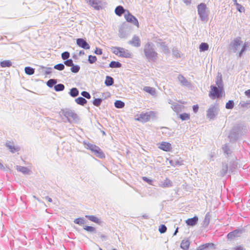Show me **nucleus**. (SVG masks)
Instances as JSON below:
<instances>
[{
	"mask_svg": "<svg viewBox=\"0 0 250 250\" xmlns=\"http://www.w3.org/2000/svg\"><path fill=\"white\" fill-rule=\"evenodd\" d=\"M114 106L117 108H122L125 107V104L121 100H116L114 102Z\"/></svg>",
	"mask_w": 250,
	"mask_h": 250,
	"instance_id": "72a5a7b5",
	"label": "nucleus"
},
{
	"mask_svg": "<svg viewBox=\"0 0 250 250\" xmlns=\"http://www.w3.org/2000/svg\"><path fill=\"white\" fill-rule=\"evenodd\" d=\"M167 228L164 225L161 224L159 227V231L161 233H164L167 231Z\"/></svg>",
	"mask_w": 250,
	"mask_h": 250,
	"instance_id": "5fc2aeb1",
	"label": "nucleus"
},
{
	"mask_svg": "<svg viewBox=\"0 0 250 250\" xmlns=\"http://www.w3.org/2000/svg\"><path fill=\"white\" fill-rule=\"evenodd\" d=\"M65 86L62 83L55 84L54 90L57 92L62 91L64 89Z\"/></svg>",
	"mask_w": 250,
	"mask_h": 250,
	"instance_id": "58836bf2",
	"label": "nucleus"
},
{
	"mask_svg": "<svg viewBox=\"0 0 250 250\" xmlns=\"http://www.w3.org/2000/svg\"><path fill=\"white\" fill-rule=\"evenodd\" d=\"M193 111L194 113H196L199 109V106L198 104L193 105L192 106Z\"/></svg>",
	"mask_w": 250,
	"mask_h": 250,
	"instance_id": "69168bd1",
	"label": "nucleus"
},
{
	"mask_svg": "<svg viewBox=\"0 0 250 250\" xmlns=\"http://www.w3.org/2000/svg\"><path fill=\"white\" fill-rule=\"evenodd\" d=\"M76 44L78 46L84 49H89L90 48V45L85 39L77 38L76 39Z\"/></svg>",
	"mask_w": 250,
	"mask_h": 250,
	"instance_id": "ddd939ff",
	"label": "nucleus"
},
{
	"mask_svg": "<svg viewBox=\"0 0 250 250\" xmlns=\"http://www.w3.org/2000/svg\"><path fill=\"white\" fill-rule=\"evenodd\" d=\"M172 51V54L175 58H179L181 57L180 51L177 48H173Z\"/></svg>",
	"mask_w": 250,
	"mask_h": 250,
	"instance_id": "a18cd8bd",
	"label": "nucleus"
},
{
	"mask_svg": "<svg viewBox=\"0 0 250 250\" xmlns=\"http://www.w3.org/2000/svg\"><path fill=\"white\" fill-rule=\"evenodd\" d=\"M69 95L75 98L77 97L79 94V91L76 87H73L70 89L69 92Z\"/></svg>",
	"mask_w": 250,
	"mask_h": 250,
	"instance_id": "393cba45",
	"label": "nucleus"
},
{
	"mask_svg": "<svg viewBox=\"0 0 250 250\" xmlns=\"http://www.w3.org/2000/svg\"><path fill=\"white\" fill-rule=\"evenodd\" d=\"M60 115H62L64 117L65 121V122H68L69 124H72V122L75 123H78L80 122V118L78 114L73 110L70 108H62L61 109L59 112Z\"/></svg>",
	"mask_w": 250,
	"mask_h": 250,
	"instance_id": "f03ea898",
	"label": "nucleus"
},
{
	"mask_svg": "<svg viewBox=\"0 0 250 250\" xmlns=\"http://www.w3.org/2000/svg\"><path fill=\"white\" fill-rule=\"evenodd\" d=\"M127 10H125L121 5L117 6L115 9V14L118 16H121L124 13L126 12Z\"/></svg>",
	"mask_w": 250,
	"mask_h": 250,
	"instance_id": "412c9836",
	"label": "nucleus"
},
{
	"mask_svg": "<svg viewBox=\"0 0 250 250\" xmlns=\"http://www.w3.org/2000/svg\"><path fill=\"white\" fill-rule=\"evenodd\" d=\"M85 217L89 219L90 221L94 222L97 224L101 225L102 223V221H101V220L94 215H85Z\"/></svg>",
	"mask_w": 250,
	"mask_h": 250,
	"instance_id": "5701e85b",
	"label": "nucleus"
},
{
	"mask_svg": "<svg viewBox=\"0 0 250 250\" xmlns=\"http://www.w3.org/2000/svg\"><path fill=\"white\" fill-rule=\"evenodd\" d=\"M102 101H103V99L102 98H94V99L92 101V104L98 107L101 105Z\"/></svg>",
	"mask_w": 250,
	"mask_h": 250,
	"instance_id": "37998d69",
	"label": "nucleus"
},
{
	"mask_svg": "<svg viewBox=\"0 0 250 250\" xmlns=\"http://www.w3.org/2000/svg\"><path fill=\"white\" fill-rule=\"evenodd\" d=\"M250 45V43L248 42H244V43L243 44L241 50L242 51L245 52L246 51H247V48H248V47H249Z\"/></svg>",
	"mask_w": 250,
	"mask_h": 250,
	"instance_id": "052dcab7",
	"label": "nucleus"
},
{
	"mask_svg": "<svg viewBox=\"0 0 250 250\" xmlns=\"http://www.w3.org/2000/svg\"><path fill=\"white\" fill-rule=\"evenodd\" d=\"M126 23H124L119 30V36L122 39H126L129 35V33L126 31Z\"/></svg>",
	"mask_w": 250,
	"mask_h": 250,
	"instance_id": "2eb2a0df",
	"label": "nucleus"
},
{
	"mask_svg": "<svg viewBox=\"0 0 250 250\" xmlns=\"http://www.w3.org/2000/svg\"><path fill=\"white\" fill-rule=\"evenodd\" d=\"M12 65V62L9 60H4L0 62V66L2 67H9Z\"/></svg>",
	"mask_w": 250,
	"mask_h": 250,
	"instance_id": "2f4dec72",
	"label": "nucleus"
},
{
	"mask_svg": "<svg viewBox=\"0 0 250 250\" xmlns=\"http://www.w3.org/2000/svg\"><path fill=\"white\" fill-rule=\"evenodd\" d=\"M219 108L218 104H211L207 111V117L209 120H214L218 114Z\"/></svg>",
	"mask_w": 250,
	"mask_h": 250,
	"instance_id": "39448f33",
	"label": "nucleus"
},
{
	"mask_svg": "<svg viewBox=\"0 0 250 250\" xmlns=\"http://www.w3.org/2000/svg\"><path fill=\"white\" fill-rule=\"evenodd\" d=\"M114 79L109 76H106L104 81V84L107 86H110L114 84Z\"/></svg>",
	"mask_w": 250,
	"mask_h": 250,
	"instance_id": "b1692460",
	"label": "nucleus"
},
{
	"mask_svg": "<svg viewBox=\"0 0 250 250\" xmlns=\"http://www.w3.org/2000/svg\"><path fill=\"white\" fill-rule=\"evenodd\" d=\"M144 54L149 62H155L158 58L155 45L151 42H147L144 46Z\"/></svg>",
	"mask_w": 250,
	"mask_h": 250,
	"instance_id": "f257e3e1",
	"label": "nucleus"
},
{
	"mask_svg": "<svg viewBox=\"0 0 250 250\" xmlns=\"http://www.w3.org/2000/svg\"><path fill=\"white\" fill-rule=\"evenodd\" d=\"M234 103L233 101L229 100L226 104L225 107L228 109H231L234 107Z\"/></svg>",
	"mask_w": 250,
	"mask_h": 250,
	"instance_id": "c03bdc74",
	"label": "nucleus"
},
{
	"mask_svg": "<svg viewBox=\"0 0 250 250\" xmlns=\"http://www.w3.org/2000/svg\"><path fill=\"white\" fill-rule=\"evenodd\" d=\"M17 169L18 171L21 172L24 174H29V169L27 167H23V166H17Z\"/></svg>",
	"mask_w": 250,
	"mask_h": 250,
	"instance_id": "c756f323",
	"label": "nucleus"
},
{
	"mask_svg": "<svg viewBox=\"0 0 250 250\" xmlns=\"http://www.w3.org/2000/svg\"><path fill=\"white\" fill-rule=\"evenodd\" d=\"M97 60L96 56L89 55L88 56V62L90 64L95 63Z\"/></svg>",
	"mask_w": 250,
	"mask_h": 250,
	"instance_id": "49530a36",
	"label": "nucleus"
},
{
	"mask_svg": "<svg viewBox=\"0 0 250 250\" xmlns=\"http://www.w3.org/2000/svg\"><path fill=\"white\" fill-rule=\"evenodd\" d=\"M242 135L241 133V128L239 126H235L230 131L229 138L230 142L236 141L238 138Z\"/></svg>",
	"mask_w": 250,
	"mask_h": 250,
	"instance_id": "423d86ee",
	"label": "nucleus"
},
{
	"mask_svg": "<svg viewBox=\"0 0 250 250\" xmlns=\"http://www.w3.org/2000/svg\"><path fill=\"white\" fill-rule=\"evenodd\" d=\"M62 59L63 60H66L69 59L68 58L70 57V53L68 51H64L62 52L61 54Z\"/></svg>",
	"mask_w": 250,
	"mask_h": 250,
	"instance_id": "3c124183",
	"label": "nucleus"
},
{
	"mask_svg": "<svg viewBox=\"0 0 250 250\" xmlns=\"http://www.w3.org/2000/svg\"><path fill=\"white\" fill-rule=\"evenodd\" d=\"M127 13H125V18L126 21L129 23L133 24V25L139 27V23L137 19L128 10H126Z\"/></svg>",
	"mask_w": 250,
	"mask_h": 250,
	"instance_id": "6e6552de",
	"label": "nucleus"
},
{
	"mask_svg": "<svg viewBox=\"0 0 250 250\" xmlns=\"http://www.w3.org/2000/svg\"><path fill=\"white\" fill-rule=\"evenodd\" d=\"M63 64L67 66L71 67L74 64L73 61L71 59H69L65 60Z\"/></svg>",
	"mask_w": 250,
	"mask_h": 250,
	"instance_id": "864d4df0",
	"label": "nucleus"
},
{
	"mask_svg": "<svg viewBox=\"0 0 250 250\" xmlns=\"http://www.w3.org/2000/svg\"><path fill=\"white\" fill-rule=\"evenodd\" d=\"M138 117L136 120L142 123H146L151 119H153L155 117L156 113L154 111H149L146 112H142L140 114H137Z\"/></svg>",
	"mask_w": 250,
	"mask_h": 250,
	"instance_id": "20e7f679",
	"label": "nucleus"
},
{
	"mask_svg": "<svg viewBox=\"0 0 250 250\" xmlns=\"http://www.w3.org/2000/svg\"><path fill=\"white\" fill-rule=\"evenodd\" d=\"M210 217L211 215L209 214V213H207L204 218V227L209 224Z\"/></svg>",
	"mask_w": 250,
	"mask_h": 250,
	"instance_id": "8fccbe9b",
	"label": "nucleus"
},
{
	"mask_svg": "<svg viewBox=\"0 0 250 250\" xmlns=\"http://www.w3.org/2000/svg\"><path fill=\"white\" fill-rule=\"evenodd\" d=\"M74 223L80 226H82L86 223V220L83 217H79L74 220Z\"/></svg>",
	"mask_w": 250,
	"mask_h": 250,
	"instance_id": "473e14b6",
	"label": "nucleus"
},
{
	"mask_svg": "<svg viewBox=\"0 0 250 250\" xmlns=\"http://www.w3.org/2000/svg\"><path fill=\"white\" fill-rule=\"evenodd\" d=\"M216 84L217 85V87H219L220 88H223V82L221 77H220V78H218L217 79Z\"/></svg>",
	"mask_w": 250,
	"mask_h": 250,
	"instance_id": "4d7b16f0",
	"label": "nucleus"
},
{
	"mask_svg": "<svg viewBox=\"0 0 250 250\" xmlns=\"http://www.w3.org/2000/svg\"><path fill=\"white\" fill-rule=\"evenodd\" d=\"M159 43V45L161 47V48L162 49L163 52L166 54H168L170 53V50L168 48V46L166 44V42H158Z\"/></svg>",
	"mask_w": 250,
	"mask_h": 250,
	"instance_id": "4be33fe9",
	"label": "nucleus"
},
{
	"mask_svg": "<svg viewBox=\"0 0 250 250\" xmlns=\"http://www.w3.org/2000/svg\"><path fill=\"white\" fill-rule=\"evenodd\" d=\"M24 71L27 75H31L34 74L35 69L30 66H26L24 68Z\"/></svg>",
	"mask_w": 250,
	"mask_h": 250,
	"instance_id": "c9c22d12",
	"label": "nucleus"
},
{
	"mask_svg": "<svg viewBox=\"0 0 250 250\" xmlns=\"http://www.w3.org/2000/svg\"><path fill=\"white\" fill-rule=\"evenodd\" d=\"M144 91L154 96L156 94V90L154 88L150 86H145L143 88Z\"/></svg>",
	"mask_w": 250,
	"mask_h": 250,
	"instance_id": "bb28decb",
	"label": "nucleus"
},
{
	"mask_svg": "<svg viewBox=\"0 0 250 250\" xmlns=\"http://www.w3.org/2000/svg\"><path fill=\"white\" fill-rule=\"evenodd\" d=\"M250 104V101H247V102L242 101L240 103V105L242 107L248 108L250 106H249Z\"/></svg>",
	"mask_w": 250,
	"mask_h": 250,
	"instance_id": "13d9d810",
	"label": "nucleus"
},
{
	"mask_svg": "<svg viewBox=\"0 0 250 250\" xmlns=\"http://www.w3.org/2000/svg\"><path fill=\"white\" fill-rule=\"evenodd\" d=\"M169 163H170L171 166H173V167H175V166H178V165H182L183 164V161H179L178 160H176V161L170 160L169 161Z\"/></svg>",
	"mask_w": 250,
	"mask_h": 250,
	"instance_id": "09e8293b",
	"label": "nucleus"
},
{
	"mask_svg": "<svg viewBox=\"0 0 250 250\" xmlns=\"http://www.w3.org/2000/svg\"><path fill=\"white\" fill-rule=\"evenodd\" d=\"M57 82V79H51L46 82V85L50 88H52L53 87H54V86L55 85V84H56Z\"/></svg>",
	"mask_w": 250,
	"mask_h": 250,
	"instance_id": "e433bc0d",
	"label": "nucleus"
},
{
	"mask_svg": "<svg viewBox=\"0 0 250 250\" xmlns=\"http://www.w3.org/2000/svg\"><path fill=\"white\" fill-rule=\"evenodd\" d=\"M179 118L182 121H186L189 119L190 115L187 113H183L180 114Z\"/></svg>",
	"mask_w": 250,
	"mask_h": 250,
	"instance_id": "79ce46f5",
	"label": "nucleus"
},
{
	"mask_svg": "<svg viewBox=\"0 0 250 250\" xmlns=\"http://www.w3.org/2000/svg\"><path fill=\"white\" fill-rule=\"evenodd\" d=\"M87 3L95 9L99 10L103 8L102 0H86Z\"/></svg>",
	"mask_w": 250,
	"mask_h": 250,
	"instance_id": "f8f14e48",
	"label": "nucleus"
},
{
	"mask_svg": "<svg viewBox=\"0 0 250 250\" xmlns=\"http://www.w3.org/2000/svg\"><path fill=\"white\" fill-rule=\"evenodd\" d=\"M214 245L212 243L204 244V250H215Z\"/></svg>",
	"mask_w": 250,
	"mask_h": 250,
	"instance_id": "4c0bfd02",
	"label": "nucleus"
},
{
	"mask_svg": "<svg viewBox=\"0 0 250 250\" xmlns=\"http://www.w3.org/2000/svg\"><path fill=\"white\" fill-rule=\"evenodd\" d=\"M160 149L163 151L168 152L171 151L172 150L171 145L168 142H163L158 147Z\"/></svg>",
	"mask_w": 250,
	"mask_h": 250,
	"instance_id": "dca6fc26",
	"label": "nucleus"
},
{
	"mask_svg": "<svg viewBox=\"0 0 250 250\" xmlns=\"http://www.w3.org/2000/svg\"><path fill=\"white\" fill-rule=\"evenodd\" d=\"M142 179L144 180V181L146 182L149 185H152L153 181L152 179H150L146 177H143Z\"/></svg>",
	"mask_w": 250,
	"mask_h": 250,
	"instance_id": "bf43d9fd",
	"label": "nucleus"
},
{
	"mask_svg": "<svg viewBox=\"0 0 250 250\" xmlns=\"http://www.w3.org/2000/svg\"><path fill=\"white\" fill-rule=\"evenodd\" d=\"M227 237L228 239H232L235 237V236L233 235L232 232H230L227 235Z\"/></svg>",
	"mask_w": 250,
	"mask_h": 250,
	"instance_id": "338daca9",
	"label": "nucleus"
},
{
	"mask_svg": "<svg viewBox=\"0 0 250 250\" xmlns=\"http://www.w3.org/2000/svg\"><path fill=\"white\" fill-rule=\"evenodd\" d=\"M42 68L45 69L44 74L45 75H49L52 73V68L51 67H46L45 66H42Z\"/></svg>",
	"mask_w": 250,
	"mask_h": 250,
	"instance_id": "603ef678",
	"label": "nucleus"
},
{
	"mask_svg": "<svg viewBox=\"0 0 250 250\" xmlns=\"http://www.w3.org/2000/svg\"><path fill=\"white\" fill-rule=\"evenodd\" d=\"M184 3L187 5H190L191 3V0H183Z\"/></svg>",
	"mask_w": 250,
	"mask_h": 250,
	"instance_id": "774afa93",
	"label": "nucleus"
},
{
	"mask_svg": "<svg viewBox=\"0 0 250 250\" xmlns=\"http://www.w3.org/2000/svg\"><path fill=\"white\" fill-rule=\"evenodd\" d=\"M198 221V217L195 216L192 218L188 219L186 221V223L188 226L192 227L195 226L197 223Z\"/></svg>",
	"mask_w": 250,
	"mask_h": 250,
	"instance_id": "aec40b11",
	"label": "nucleus"
},
{
	"mask_svg": "<svg viewBox=\"0 0 250 250\" xmlns=\"http://www.w3.org/2000/svg\"><path fill=\"white\" fill-rule=\"evenodd\" d=\"M242 230L241 229H236L233 231H232L233 235L235 236V237H238L239 236V234L242 233Z\"/></svg>",
	"mask_w": 250,
	"mask_h": 250,
	"instance_id": "680f3d73",
	"label": "nucleus"
},
{
	"mask_svg": "<svg viewBox=\"0 0 250 250\" xmlns=\"http://www.w3.org/2000/svg\"><path fill=\"white\" fill-rule=\"evenodd\" d=\"M128 43L135 47H139L141 45V41L140 38L134 35L132 39L128 41Z\"/></svg>",
	"mask_w": 250,
	"mask_h": 250,
	"instance_id": "4468645a",
	"label": "nucleus"
},
{
	"mask_svg": "<svg viewBox=\"0 0 250 250\" xmlns=\"http://www.w3.org/2000/svg\"><path fill=\"white\" fill-rule=\"evenodd\" d=\"M84 144L85 148L90 150L96 157L102 159L105 158V155L99 146L90 143L84 142Z\"/></svg>",
	"mask_w": 250,
	"mask_h": 250,
	"instance_id": "7ed1b4c3",
	"label": "nucleus"
},
{
	"mask_svg": "<svg viewBox=\"0 0 250 250\" xmlns=\"http://www.w3.org/2000/svg\"><path fill=\"white\" fill-rule=\"evenodd\" d=\"M243 42L240 37H237L234 39L229 44V49L233 53H236L238 50V47Z\"/></svg>",
	"mask_w": 250,
	"mask_h": 250,
	"instance_id": "1a4fd4ad",
	"label": "nucleus"
},
{
	"mask_svg": "<svg viewBox=\"0 0 250 250\" xmlns=\"http://www.w3.org/2000/svg\"><path fill=\"white\" fill-rule=\"evenodd\" d=\"M80 70V66L78 64H73L71 66L70 70L72 73H77Z\"/></svg>",
	"mask_w": 250,
	"mask_h": 250,
	"instance_id": "a19ab883",
	"label": "nucleus"
},
{
	"mask_svg": "<svg viewBox=\"0 0 250 250\" xmlns=\"http://www.w3.org/2000/svg\"><path fill=\"white\" fill-rule=\"evenodd\" d=\"M211 91L209 93V96L212 99L219 98L222 97V93L224 91L223 88H220L216 86L212 85L211 86Z\"/></svg>",
	"mask_w": 250,
	"mask_h": 250,
	"instance_id": "0eeeda50",
	"label": "nucleus"
},
{
	"mask_svg": "<svg viewBox=\"0 0 250 250\" xmlns=\"http://www.w3.org/2000/svg\"><path fill=\"white\" fill-rule=\"evenodd\" d=\"M233 171V167L229 165V166L226 163H223L222 168L220 171L219 175L221 176H224L228 173Z\"/></svg>",
	"mask_w": 250,
	"mask_h": 250,
	"instance_id": "9b49d317",
	"label": "nucleus"
},
{
	"mask_svg": "<svg viewBox=\"0 0 250 250\" xmlns=\"http://www.w3.org/2000/svg\"><path fill=\"white\" fill-rule=\"evenodd\" d=\"M94 53L96 55H102L103 54V50L100 48L96 47Z\"/></svg>",
	"mask_w": 250,
	"mask_h": 250,
	"instance_id": "e2e57ef3",
	"label": "nucleus"
},
{
	"mask_svg": "<svg viewBox=\"0 0 250 250\" xmlns=\"http://www.w3.org/2000/svg\"><path fill=\"white\" fill-rule=\"evenodd\" d=\"M75 101L78 104L83 106L87 102L86 100L82 97H79L75 99Z\"/></svg>",
	"mask_w": 250,
	"mask_h": 250,
	"instance_id": "cd10ccee",
	"label": "nucleus"
},
{
	"mask_svg": "<svg viewBox=\"0 0 250 250\" xmlns=\"http://www.w3.org/2000/svg\"><path fill=\"white\" fill-rule=\"evenodd\" d=\"M178 79L183 86H186L187 87H190L191 86V83L188 82L182 75H178Z\"/></svg>",
	"mask_w": 250,
	"mask_h": 250,
	"instance_id": "a211bd4d",
	"label": "nucleus"
},
{
	"mask_svg": "<svg viewBox=\"0 0 250 250\" xmlns=\"http://www.w3.org/2000/svg\"><path fill=\"white\" fill-rule=\"evenodd\" d=\"M189 241L183 240L181 243L180 247L184 250H187L189 248Z\"/></svg>",
	"mask_w": 250,
	"mask_h": 250,
	"instance_id": "7c9ffc66",
	"label": "nucleus"
},
{
	"mask_svg": "<svg viewBox=\"0 0 250 250\" xmlns=\"http://www.w3.org/2000/svg\"><path fill=\"white\" fill-rule=\"evenodd\" d=\"M198 13L200 19L203 21V2L200 3L197 6Z\"/></svg>",
	"mask_w": 250,
	"mask_h": 250,
	"instance_id": "a878e982",
	"label": "nucleus"
},
{
	"mask_svg": "<svg viewBox=\"0 0 250 250\" xmlns=\"http://www.w3.org/2000/svg\"><path fill=\"white\" fill-rule=\"evenodd\" d=\"M122 66L121 63L117 61H112L109 64V67L114 68H120Z\"/></svg>",
	"mask_w": 250,
	"mask_h": 250,
	"instance_id": "c85d7f7f",
	"label": "nucleus"
},
{
	"mask_svg": "<svg viewBox=\"0 0 250 250\" xmlns=\"http://www.w3.org/2000/svg\"><path fill=\"white\" fill-rule=\"evenodd\" d=\"M112 49H117L119 50V56L125 58H131L132 54L128 50L125 49L121 47H112Z\"/></svg>",
	"mask_w": 250,
	"mask_h": 250,
	"instance_id": "9d476101",
	"label": "nucleus"
},
{
	"mask_svg": "<svg viewBox=\"0 0 250 250\" xmlns=\"http://www.w3.org/2000/svg\"><path fill=\"white\" fill-rule=\"evenodd\" d=\"M81 94L84 98H86L87 99H91V96L90 93L87 91H83L81 92Z\"/></svg>",
	"mask_w": 250,
	"mask_h": 250,
	"instance_id": "6e6d98bb",
	"label": "nucleus"
},
{
	"mask_svg": "<svg viewBox=\"0 0 250 250\" xmlns=\"http://www.w3.org/2000/svg\"><path fill=\"white\" fill-rule=\"evenodd\" d=\"M53 68L55 69H56V70H58L59 71H62V70H64V69L65 68V66H64V64L60 63H58L57 64L55 65L54 66Z\"/></svg>",
	"mask_w": 250,
	"mask_h": 250,
	"instance_id": "de8ad7c7",
	"label": "nucleus"
},
{
	"mask_svg": "<svg viewBox=\"0 0 250 250\" xmlns=\"http://www.w3.org/2000/svg\"><path fill=\"white\" fill-rule=\"evenodd\" d=\"M13 142H8L5 143V146L7 147L12 153H14L20 150V147L18 146H13L12 144Z\"/></svg>",
	"mask_w": 250,
	"mask_h": 250,
	"instance_id": "f3484780",
	"label": "nucleus"
},
{
	"mask_svg": "<svg viewBox=\"0 0 250 250\" xmlns=\"http://www.w3.org/2000/svg\"><path fill=\"white\" fill-rule=\"evenodd\" d=\"M172 186V182L168 179H166L165 181L162 183V187L169 188Z\"/></svg>",
	"mask_w": 250,
	"mask_h": 250,
	"instance_id": "ea45409f",
	"label": "nucleus"
},
{
	"mask_svg": "<svg viewBox=\"0 0 250 250\" xmlns=\"http://www.w3.org/2000/svg\"><path fill=\"white\" fill-rule=\"evenodd\" d=\"M83 229L89 232L94 233H97V231L96 229L94 227H92V226H83Z\"/></svg>",
	"mask_w": 250,
	"mask_h": 250,
	"instance_id": "f704fd0d",
	"label": "nucleus"
},
{
	"mask_svg": "<svg viewBox=\"0 0 250 250\" xmlns=\"http://www.w3.org/2000/svg\"><path fill=\"white\" fill-rule=\"evenodd\" d=\"M237 9L240 12H242L244 11V8L240 4L236 3Z\"/></svg>",
	"mask_w": 250,
	"mask_h": 250,
	"instance_id": "0e129e2a",
	"label": "nucleus"
},
{
	"mask_svg": "<svg viewBox=\"0 0 250 250\" xmlns=\"http://www.w3.org/2000/svg\"><path fill=\"white\" fill-rule=\"evenodd\" d=\"M222 149L224 153L226 155L227 157L230 156L232 152L231 146L229 143L225 144V145L222 147Z\"/></svg>",
	"mask_w": 250,
	"mask_h": 250,
	"instance_id": "6ab92c4d",
	"label": "nucleus"
}]
</instances>
